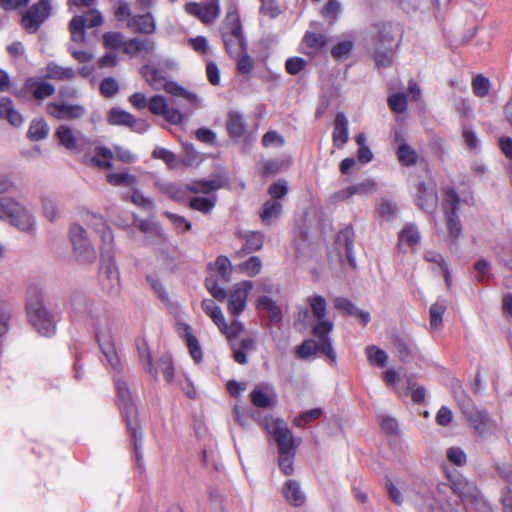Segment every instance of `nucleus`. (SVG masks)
Here are the masks:
<instances>
[{
    "instance_id": "1",
    "label": "nucleus",
    "mask_w": 512,
    "mask_h": 512,
    "mask_svg": "<svg viewBox=\"0 0 512 512\" xmlns=\"http://www.w3.org/2000/svg\"><path fill=\"white\" fill-rule=\"evenodd\" d=\"M264 424L266 431L273 436L277 443L278 466L281 472L286 476L292 475L296 449L292 431L282 419L266 418Z\"/></svg>"
},
{
    "instance_id": "2",
    "label": "nucleus",
    "mask_w": 512,
    "mask_h": 512,
    "mask_svg": "<svg viewBox=\"0 0 512 512\" xmlns=\"http://www.w3.org/2000/svg\"><path fill=\"white\" fill-rule=\"evenodd\" d=\"M26 313L32 327L42 336L56 333V320L44 304V294L38 285H31L27 292Z\"/></svg>"
},
{
    "instance_id": "3",
    "label": "nucleus",
    "mask_w": 512,
    "mask_h": 512,
    "mask_svg": "<svg viewBox=\"0 0 512 512\" xmlns=\"http://www.w3.org/2000/svg\"><path fill=\"white\" fill-rule=\"evenodd\" d=\"M140 73L153 90H164L173 97L183 98L190 106V108L186 109L187 114L191 113L194 108L200 106L201 101L196 94L187 91L175 82L168 81L163 72L156 66L151 64L144 65Z\"/></svg>"
},
{
    "instance_id": "4",
    "label": "nucleus",
    "mask_w": 512,
    "mask_h": 512,
    "mask_svg": "<svg viewBox=\"0 0 512 512\" xmlns=\"http://www.w3.org/2000/svg\"><path fill=\"white\" fill-rule=\"evenodd\" d=\"M116 389L120 408L126 421L128 431L134 442L136 456L138 457V449L141 446L142 441V431L138 419V412L133 403L132 393L130 392L127 382L123 379H118L116 381Z\"/></svg>"
},
{
    "instance_id": "5",
    "label": "nucleus",
    "mask_w": 512,
    "mask_h": 512,
    "mask_svg": "<svg viewBox=\"0 0 512 512\" xmlns=\"http://www.w3.org/2000/svg\"><path fill=\"white\" fill-rule=\"evenodd\" d=\"M60 145L67 150L82 154L81 159L84 164L90 167H96V146L82 134L75 135L71 128L66 125H60L55 133Z\"/></svg>"
},
{
    "instance_id": "6",
    "label": "nucleus",
    "mask_w": 512,
    "mask_h": 512,
    "mask_svg": "<svg viewBox=\"0 0 512 512\" xmlns=\"http://www.w3.org/2000/svg\"><path fill=\"white\" fill-rule=\"evenodd\" d=\"M332 329L333 323L331 321H322L321 323H317L313 327V334L317 338V341L313 339L305 340L298 347L297 355L302 359H306L311 356H315L320 352L334 361L336 359V354L329 337V333Z\"/></svg>"
},
{
    "instance_id": "7",
    "label": "nucleus",
    "mask_w": 512,
    "mask_h": 512,
    "mask_svg": "<svg viewBox=\"0 0 512 512\" xmlns=\"http://www.w3.org/2000/svg\"><path fill=\"white\" fill-rule=\"evenodd\" d=\"M221 188L219 180H199L187 185V189L195 194L204 196H195L190 199L189 206L201 213H209L216 205L217 197L214 194Z\"/></svg>"
},
{
    "instance_id": "8",
    "label": "nucleus",
    "mask_w": 512,
    "mask_h": 512,
    "mask_svg": "<svg viewBox=\"0 0 512 512\" xmlns=\"http://www.w3.org/2000/svg\"><path fill=\"white\" fill-rule=\"evenodd\" d=\"M0 219H7L11 225L23 232H31L35 224L33 216L10 197L0 198Z\"/></svg>"
},
{
    "instance_id": "9",
    "label": "nucleus",
    "mask_w": 512,
    "mask_h": 512,
    "mask_svg": "<svg viewBox=\"0 0 512 512\" xmlns=\"http://www.w3.org/2000/svg\"><path fill=\"white\" fill-rule=\"evenodd\" d=\"M288 193V185L285 180H279L268 188V199L263 204L260 217L265 224H271L272 220L278 218L282 212V200Z\"/></svg>"
},
{
    "instance_id": "10",
    "label": "nucleus",
    "mask_w": 512,
    "mask_h": 512,
    "mask_svg": "<svg viewBox=\"0 0 512 512\" xmlns=\"http://www.w3.org/2000/svg\"><path fill=\"white\" fill-rule=\"evenodd\" d=\"M52 0H39L30 6L21 18V25L27 33H36L51 13Z\"/></svg>"
},
{
    "instance_id": "11",
    "label": "nucleus",
    "mask_w": 512,
    "mask_h": 512,
    "mask_svg": "<svg viewBox=\"0 0 512 512\" xmlns=\"http://www.w3.org/2000/svg\"><path fill=\"white\" fill-rule=\"evenodd\" d=\"M462 412L473 427L475 434L482 438L495 435L496 422L489 417L485 410L476 407H465Z\"/></svg>"
},
{
    "instance_id": "12",
    "label": "nucleus",
    "mask_w": 512,
    "mask_h": 512,
    "mask_svg": "<svg viewBox=\"0 0 512 512\" xmlns=\"http://www.w3.org/2000/svg\"><path fill=\"white\" fill-rule=\"evenodd\" d=\"M69 234L78 261L82 263L93 262L94 249L87 237L86 230L82 226L74 224L71 226Z\"/></svg>"
},
{
    "instance_id": "13",
    "label": "nucleus",
    "mask_w": 512,
    "mask_h": 512,
    "mask_svg": "<svg viewBox=\"0 0 512 512\" xmlns=\"http://www.w3.org/2000/svg\"><path fill=\"white\" fill-rule=\"evenodd\" d=\"M96 27V9L91 8L84 15H75L69 23L71 41L87 45L86 30Z\"/></svg>"
},
{
    "instance_id": "14",
    "label": "nucleus",
    "mask_w": 512,
    "mask_h": 512,
    "mask_svg": "<svg viewBox=\"0 0 512 512\" xmlns=\"http://www.w3.org/2000/svg\"><path fill=\"white\" fill-rule=\"evenodd\" d=\"M149 111L157 116L163 117L171 124H181L184 120V114L178 109L171 107L167 99L162 95H154L149 99Z\"/></svg>"
},
{
    "instance_id": "15",
    "label": "nucleus",
    "mask_w": 512,
    "mask_h": 512,
    "mask_svg": "<svg viewBox=\"0 0 512 512\" xmlns=\"http://www.w3.org/2000/svg\"><path fill=\"white\" fill-rule=\"evenodd\" d=\"M252 288L251 281H242L232 287L228 296V311L230 314L237 316L244 311L248 294Z\"/></svg>"
},
{
    "instance_id": "16",
    "label": "nucleus",
    "mask_w": 512,
    "mask_h": 512,
    "mask_svg": "<svg viewBox=\"0 0 512 512\" xmlns=\"http://www.w3.org/2000/svg\"><path fill=\"white\" fill-rule=\"evenodd\" d=\"M108 122L112 125H123L132 128L138 133L147 130L148 124L144 121H137L134 115L124 110L113 108L108 114Z\"/></svg>"
},
{
    "instance_id": "17",
    "label": "nucleus",
    "mask_w": 512,
    "mask_h": 512,
    "mask_svg": "<svg viewBox=\"0 0 512 512\" xmlns=\"http://www.w3.org/2000/svg\"><path fill=\"white\" fill-rule=\"evenodd\" d=\"M251 402L259 408H269L276 403V393L267 383L257 385L250 394Z\"/></svg>"
},
{
    "instance_id": "18",
    "label": "nucleus",
    "mask_w": 512,
    "mask_h": 512,
    "mask_svg": "<svg viewBox=\"0 0 512 512\" xmlns=\"http://www.w3.org/2000/svg\"><path fill=\"white\" fill-rule=\"evenodd\" d=\"M127 28L132 32L151 35L156 31V21L150 12L138 14L128 19Z\"/></svg>"
},
{
    "instance_id": "19",
    "label": "nucleus",
    "mask_w": 512,
    "mask_h": 512,
    "mask_svg": "<svg viewBox=\"0 0 512 512\" xmlns=\"http://www.w3.org/2000/svg\"><path fill=\"white\" fill-rule=\"evenodd\" d=\"M376 191L377 183L374 180L367 179L338 191L335 193L334 198L343 201L354 195L367 196Z\"/></svg>"
},
{
    "instance_id": "20",
    "label": "nucleus",
    "mask_w": 512,
    "mask_h": 512,
    "mask_svg": "<svg viewBox=\"0 0 512 512\" xmlns=\"http://www.w3.org/2000/svg\"><path fill=\"white\" fill-rule=\"evenodd\" d=\"M155 50V43L152 40L144 38H132L125 40L123 53L129 57H136L137 55H150Z\"/></svg>"
},
{
    "instance_id": "21",
    "label": "nucleus",
    "mask_w": 512,
    "mask_h": 512,
    "mask_svg": "<svg viewBox=\"0 0 512 512\" xmlns=\"http://www.w3.org/2000/svg\"><path fill=\"white\" fill-rule=\"evenodd\" d=\"M47 112L57 119L70 120L81 117L84 113V109L79 105L58 104L52 102L47 105Z\"/></svg>"
},
{
    "instance_id": "22",
    "label": "nucleus",
    "mask_w": 512,
    "mask_h": 512,
    "mask_svg": "<svg viewBox=\"0 0 512 512\" xmlns=\"http://www.w3.org/2000/svg\"><path fill=\"white\" fill-rule=\"evenodd\" d=\"M24 90L30 93L33 98L43 100L55 92V87L49 82L36 78H28L24 83Z\"/></svg>"
},
{
    "instance_id": "23",
    "label": "nucleus",
    "mask_w": 512,
    "mask_h": 512,
    "mask_svg": "<svg viewBox=\"0 0 512 512\" xmlns=\"http://www.w3.org/2000/svg\"><path fill=\"white\" fill-rule=\"evenodd\" d=\"M326 44V37L320 33L306 32L300 45L301 52L306 55H316Z\"/></svg>"
},
{
    "instance_id": "24",
    "label": "nucleus",
    "mask_w": 512,
    "mask_h": 512,
    "mask_svg": "<svg viewBox=\"0 0 512 512\" xmlns=\"http://www.w3.org/2000/svg\"><path fill=\"white\" fill-rule=\"evenodd\" d=\"M332 138L334 146L338 148L343 147L349 139L348 119L342 112L337 113L335 116Z\"/></svg>"
},
{
    "instance_id": "25",
    "label": "nucleus",
    "mask_w": 512,
    "mask_h": 512,
    "mask_svg": "<svg viewBox=\"0 0 512 512\" xmlns=\"http://www.w3.org/2000/svg\"><path fill=\"white\" fill-rule=\"evenodd\" d=\"M421 240L420 232L413 223H406L398 233L399 248H413Z\"/></svg>"
},
{
    "instance_id": "26",
    "label": "nucleus",
    "mask_w": 512,
    "mask_h": 512,
    "mask_svg": "<svg viewBox=\"0 0 512 512\" xmlns=\"http://www.w3.org/2000/svg\"><path fill=\"white\" fill-rule=\"evenodd\" d=\"M437 193L433 186L419 184L416 194L417 205L427 211L433 210L437 204Z\"/></svg>"
},
{
    "instance_id": "27",
    "label": "nucleus",
    "mask_w": 512,
    "mask_h": 512,
    "mask_svg": "<svg viewBox=\"0 0 512 512\" xmlns=\"http://www.w3.org/2000/svg\"><path fill=\"white\" fill-rule=\"evenodd\" d=\"M454 490L464 501L475 504L480 501L481 493L474 482L459 480L457 483H454Z\"/></svg>"
},
{
    "instance_id": "28",
    "label": "nucleus",
    "mask_w": 512,
    "mask_h": 512,
    "mask_svg": "<svg viewBox=\"0 0 512 512\" xmlns=\"http://www.w3.org/2000/svg\"><path fill=\"white\" fill-rule=\"evenodd\" d=\"M282 493L286 501L293 506H301L306 500L300 484L295 480H288L283 486Z\"/></svg>"
},
{
    "instance_id": "29",
    "label": "nucleus",
    "mask_w": 512,
    "mask_h": 512,
    "mask_svg": "<svg viewBox=\"0 0 512 512\" xmlns=\"http://www.w3.org/2000/svg\"><path fill=\"white\" fill-rule=\"evenodd\" d=\"M0 117L14 127H19L23 123L22 115L14 108L13 101L9 97L0 99Z\"/></svg>"
},
{
    "instance_id": "30",
    "label": "nucleus",
    "mask_w": 512,
    "mask_h": 512,
    "mask_svg": "<svg viewBox=\"0 0 512 512\" xmlns=\"http://www.w3.org/2000/svg\"><path fill=\"white\" fill-rule=\"evenodd\" d=\"M395 142L399 144L397 148V157L399 162L404 166L414 165L418 158L416 151L411 146L403 142L402 136L399 133H396L395 135Z\"/></svg>"
},
{
    "instance_id": "31",
    "label": "nucleus",
    "mask_w": 512,
    "mask_h": 512,
    "mask_svg": "<svg viewBox=\"0 0 512 512\" xmlns=\"http://www.w3.org/2000/svg\"><path fill=\"white\" fill-rule=\"evenodd\" d=\"M75 71L71 67H62L55 62H50L46 66V77L53 80H70L74 78Z\"/></svg>"
},
{
    "instance_id": "32",
    "label": "nucleus",
    "mask_w": 512,
    "mask_h": 512,
    "mask_svg": "<svg viewBox=\"0 0 512 512\" xmlns=\"http://www.w3.org/2000/svg\"><path fill=\"white\" fill-rule=\"evenodd\" d=\"M48 132L49 126L44 119H34L29 125L27 137L31 141H40L47 137Z\"/></svg>"
},
{
    "instance_id": "33",
    "label": "nucleus",
    "mask_w": 512,
    "mask_h": 512,
    "mask_svg": "<svg viewBox=\"0 0 512 512\" xmlns=\"http://www.w3.org/2000/svg\"><path fill=\"white\" fill-rule=\"evenodd\" d=\"M234 32H224L223 33V41L225 43L226 49L231 57L239 55L246 51V42L243 37L242 32H239V38L241 40V45H239L233 38Z\"/></svg>"
},
{
    "instance_id": "34",
    "label": "nucleus",
    "mask_w": 512,
    "mask_h": 512,
    "mask_svg": "<svg viewBox=\"0 0 512 512\" xmlns=\"http://www.w3.org/2000/svg\"><path fill=\"white\" fill-rule=\"evenodd\" d=\"M258 308L265 311L273 322L281 319V310L276 303L268 296H262L258 299Z\"/></svg>"
},
{
    "instance_id": "35",
    "label": "nucleus",
    "mask_w": 512,
    "mask_h": 512,
    "mask_svg": "<svg viewBox=\"0 0 512 512\" xmlns=\"http://www.w3.org/2000/svg\"><path fill=\"white\" fill-rule=\"evenodd\" d=\"M365 354L371 365L383 368L387 364V353L375 345L367 346L365 349Z\"/></svg>"
},
{
    "instance_id": "36",
    "label": "nucleus",
    "mask_w": 512,
    "mask_h": 512,
    "mask_svg": "<svg viewBox=\"0 0 512 512\" xmlns=\"http://www.w3.org/2000/svg\"><path fill=\"white\" fill-rule=\"evenodd\" d=\"M103 46L106 50L123 51L125 37L120 32H107L102 36Z\"/></svg>"
},
{
    "instance_id": "37",
    "label": "nucleus",
    "mask_w": 512,
    "mask_h": 512,
    "mask_svg": "<svg viewBox=\"0 0 512 512\" xmlns=\"http://www.w3.org/2000/svg\"><path fill=\"white\" fill-rule=\"evenodd\" d=\"M202 309L207 316H209L217 327L224 324V315L219 306L211 299H204L202 301Z\"/></svg>"
},
{
    "instance_id": "38",
    "label": "nucleus",
    "mask_w": 512,
    "mask_h": 512,
    "mask_svg": "<svg viewBox=\"0 0 512 512\" xmlns=\"http://www.w3.org/2000/svg\"><path fill=\"white\" fill-rule=\"evenodd\" d=\"M309 305L315 319L318 320V323L322 321H328L325 319L327 312V303L326 300L320 295H314L309 298Z\"/></svg>"
},
{
    "instance_id": "39",
    "label": "nucleus",
    "mask_w": 512,
    "mask_h": 512,
    "mask_svg": "<svg viewBox=\"0 0 512 512\" xmlns=\"http://www.w3.org/2000/svg\"><path fill=\"white\" fill-rule=\"evenodd\" d=\"M224 32H234V40L241 45V40L239 38V32H242L241 22L238 13L235 10L228 11L226 15Z\"/></svg>"
},
{
    "instance_id": "40",
    "label": "nucleus",
    "mask_w": 512,
    "mask_h": 512,
    "mask_svg": "<svg viewBox=\"0 0 512 512\" xmlns=\"http://www.w3.org/2000/svg\"><path fill=\"white\" fill-rule=\"evenodd\" d=\"M107 181L112 186H127L131 188L137 183L136 177L128 172L109 173Z\"/></svg>"
},
{
    "instance_id": "41",
    "label": "nucleus",
    "mask_w": 512,
    "mask_h": 512,
    "mask_svg": "<svg viewBox=\"0 0 512 512\" xmlns=\"http://www.w3.org/2000/svg\"><path fill=\"white\" fill-rule=\"evenodd\" d=\"M155 374H152L153 376H156L158 374V371H160L163 374V377L166 382L170 383L172 382L174 378V367L173 362L170 356L164 355L157 361V367L154 368Z\"/></svg>"
},
{
    "instance_id": "42",
    "label": "nucleus",
    "mask_w": 512,
    "mask_h": 512,
    "mask_svg": "<svg viewBox=\"0 0 512 512\" xmlns=\"http://www.w3.org/2000/svg\"><path fill=\"white\" fill-rule=\"evenodd\" d=\"M244 127V120L240 114L235 112L229 114L227 129L232 137H240L244 132Z\"/></svg>"
},
{
    "instance_id": "43",
    "label": "nucleus",
    "mask_w": 512,
    "mask_h": 512,
    "mask_svg": "<svg viewBox=\"0 0 512 512\" xmlns=\"http://www.w3.org/2000/svg\"><path fill=\"white\" fill-rule=\"evenodd\" d=\"M137 349H138V352H139V356H140L141 362L145 366V369L150 374H155L156 372L154 371V366H153V363H152L151 351H150L146 341L145 340L138 341Z\"/></svg>"
},
{
    "instance_id": "44",
    "label": "nucleus",
    "mask_w": 512,
    "mask_h": 512,
    "mask_svg": "<svg viewBox=\"0 0 512 512\" xmlns=\"http://www.w3.org/2000/svg\"><path fill=\"white\" fill-rule=\"evenodd\" d=\"M218 328L231 343H233L232 341L243 333L245 329L244 325L237 320L233 321L230 325L224 320V324L220 325Z\"/></svg>"
},
{
    "instance_id": "45",
    "label": "nucleus",
    "mask_w": 512,
    "mask_h": 512,
    "mask_svg": "<svg viewBox=\"0 0 512 512\" xmlns=\"http://www.w3.org/2000/svg\"><path fill=\"white\" fill-rule=\"evenodd\" d=\"M152 156L155 159L162 160L170 168H176L178 166L176 155L166 148L156 147L152 153Z\"/></svg>"
},
{
    "instance_id": "46",
    "label": "nucleus",
    "mask_w": 512,
    "mask_h": 512,
    "mask_svg": "<svg viewBox=\"0 0 512 512\" xmlns=\"http://www.w3.org/2000/svg\"><path fill=\"white\" fill-rule=\"evenodd\" d=\"M200 19L204 23H212L220 15V8L217 1H212L202 6Z\"/></svg>"
},
{
    "instance_id": "47",
    "label": "nucleus",
    "mask_w": 512,
    "mask_h": 512,
    "mask_svg": "<svg viewBox=\"0 0 512 512\" xmlns=\"http://www.w3.org/2000/svg\"><path fill=\"white\" fill-rule=\"evenodd\" d=\"M472 89L473 93L477 97L487 96L490 90V82L488 78L482 75H477L476 77H474L472 80Z\"/></svg>"
},
{
    "instance_id": "48",
    "label": "nucleus",
    "mask_w": 512,
    "mask_h": 512,
    "mask_svg": "<svg viewBox=\"0 0 512 512\" xmlns=\"http://www.w3.org/2000/svg\"><path fill=\"white\" fill-rule=\"evenodd\" d=\"M397 212V206L394 202L382 199L378 205L379 215L387 221H391L395 218Z\"/></svg>"
},
{
    "instance_id": "49",
    "label": "nucleus",
    "mask_w": 512,
    "mask_h": 512,
    "mask_svg": "<svg viewBox=\"0 0 512 512\" xmlns=\"http://www.w3.org/2000/svg\"><path fill=\"white\" fill-rule=\"evenodd\" d=\"M446 310L443 303L436 302L430 308V326L432 329H438L442 323V316Z\"/></svg>"
},
{
    "instance_id": "50",
    "label": "nucleus",
    "mask_w": 512,
    "mask_h": 512,
    "mask_svg": "<svg viewBox=\"0 0 512 512\" xmlns=\"http://www.w3.org/2000/svg\"><path fill=\"white\" fill-rule=\"evenodd\" d=\"M353 48V44L351 41L345 40L337 43L333 48L331 49V55L335 59H345L347 58Z\"/></svg>"
},
{
    "instance_id": "51",
    "label": "nucleus",
    "mask_w": 512,
    "mask_h": 512,
    "mask_svg": "<svg viewBox=\"0 0 512 512\" xmlns=\"http://www.w3.org/2000/svg\"><path fill=\"white\" fill-rule=\"evenodd\" d=\"M237 59V70L241 74H249L254 68L253 59L246 54V51L243 53L234 56Z\"/></svg>"
},
{
    "instance_id": "52",
    "label": "nucleus",
    "mask_w": 512,
    "mask_h": 512,
    "mask_svg": "<svg viewBox=\"0 0 512 512\" xmlns=\"http://www.w3.org/2000/svg\"><path fill=\"white\" fill-rule=\"evenodd\" d=\"M119 91V84L114 78H105L100 84V92L104 97L110 98Z\"/></svg>"
},
{
    "instance_id": "53",
    "label": "nucleus",
    "mask_w": 512,
    "mask_h": 512,
    "mask_svg": "<svg viewBox=\"0 0 512 512\" xmlns=\"http://www.w3.org/2000/svg\"><path fill=\"white\" fill-rule=\"evenodd\" d=\"M459 198L457 194L453 190H446L444 192L443 198V209L445 210V214L455 213V210L458 206Z\"/></svg>"
},
{
    "instance_id": "54",
    "label": "nucleus",
    "mask_w": 512,
    "mask_h": 512,
    "mask_svg": "<svg viewBox=\"0 0 512 512\" xmlns=\"http://www.w3.org/2000/svg\"><path fill=\"white\" fill-rule=\"evenodd\" d=\"M389 107L396 113H402L407 108V98L402 93L391 95L388 98Z\"/></svg>"
},
{
    "instance_id": "55",
    "label": "nucleus",
    "mask_w": 512,
    "mask_h": 512,
    "mask_svg": "<svg viewBox=\"0 0 512 512\" xmlns=\"http://www.w3.org/2000/svg\"><path fill=\"white\" fill-rule=\"evenodd\" d=\"M322 414V410L320 408H314L311 410H308L301 415L295 417L294 419V425L297 427H303L308 422L315 420L319 418Z\"/></svg>"
},
{
    "instance_id": "56",
    "label": "nucleus",
    "mask_w": 512,
    "mask_h": 512,
    "mask_svg": "<svg viewBox=\"0 0 512 512\" xmlns=\"http://www.w3.org/2000/svg\"><path fill=\"white\" fill-rule=\"evenodd\" d=\"M185 155L182 163L187 166H194L201 162L200 154L194 149L192 144L184 145Z\"/></svg>"
},
{
    "instance_id": "57",
    "label": "nucleus",
    "mask_w": 512,
    "mask_h": 512,
    "mask_svg": "<svg viewBox=\"0 0 512 512\" xmlns=\"http://www.w3.org/2000/svg\"><path fill=\"white\" fill-rule=\"evenodd\" d=\"M185 344L189 350V354L192 357V359L196 363H200L203 358V353L196 336H190L189 340L186 341Z\"/></svg>"
},
{
    "instance_id": "58",
    "label": "nucleus",
    "mask_w": 512,
    "mask_h": 512,
    "mask_svg": "<svg viewBox=\"0 0 512 512\" xmlns=\"http://www.w3.org/2000/svg\"><path fill=\"white\" fill-rule=\"evenodd\" d=\"M306 64L307 62L303 58L291 57L286 60L285 68L288 74L296 75L305 68Z\"/></svg>"
},
{
    "instance_id": "59",
    "label": "nucleus",
    "mask_w": 512,
    "mask_h": 512,
    "mask_svg": "<svg viewBox=\"0 0 512 512\" xmlns=\"http://www.w3.org/2000/svg\"><path fill=\"white\" fill-rule=\"evenodd\" d=\"M114 15L119 21H126L128 22L129 18H132L131 15V8L128 2L124 0L117 1L115 7H114Z\"/></svg>"
},
{
    "instance_id": "60",
    "label": "nucleus",
    "mask_w": 512,
    "mask_h": 512,
    "mask_svg": "<svg viewBox=\"0 0 512 512\" xmlns=\"http://www.w3.org/2000/svg\"><path fill=\"white\" fill-rule=\"evenodd\" d=\"M102 353L105 357L107 365H109L113 370H117L120 366V359L114 346L108 345L106 347H102Z\"/></svg>"
},
{
    "instance_id": "61",
    "label": "nucleus",
    "mask_w": 512,
    "mask_h": 512,
    "mask_svg": "<svg viewBox=\"0 0 512 512\" xmlns=\"http://www.w3.org/2000/svg\"><path fill=\"white\" fill-rule=\"evenodd\" d=\"M205 284H206V288L208 289L210 294L216 300L223 302L226 299L227 294H226L225 290L218 286L215 279H213L212 277L207 278L205 281Z\"/></svg>"
},
{
    "instance_id": "62",
    "label": "nucleus",
    "mask_w": 512,
    "mask_h": 512,
    "mask_svg": "<svg viewBox=\"0 0 512 512\" xmlns=\"http://www.w3.org/2000/svg\"><path fill=\"white\" fill-rule=\"evenodd\" d=\"M263 245V235L259 232H249L246 234L245 247L250 251L259 250Z\"/></svg>"
},
{
    "instance_id": "63",
    "label": "nucleus",
    "mask_w": 512,
    "mask_h": 512,
    "mask_svg": "<svg viewBox=\"0 0 512 512\" xmlns=\"http://www.w3.org/2000/svg\"><path fill=\"white\" fill-rule=\"evenodd\" d=\"M373 58L378 68L389 67L392 64V51L390 49L375 51Z\"/></svg>"
},
{
    "instance_id": "64",
    "label": "nucleus",
    "mask_w": 512,
    "mask_h": 512,
    "mask_svg": "<svg viewBox=\"0 0 512 512\" xmlns=\"http://www.w3.org/2000/svg\"><path fill=\"white\" fill-rule=\"evenodd\" d=\"M446 455L447 459L457 466H462L466 463V455L464 451L458 447L449 448Z\"/></svg>"
}]
</instances>
